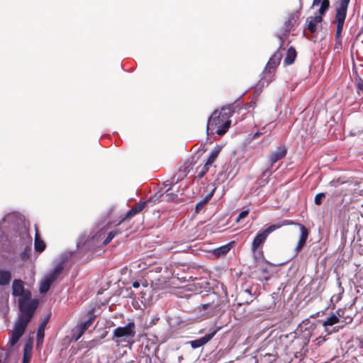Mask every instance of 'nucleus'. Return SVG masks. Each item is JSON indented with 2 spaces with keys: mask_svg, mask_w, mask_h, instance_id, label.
I'll return each mask as SVG.
<instances>
[{
  "mask_svg": "<svg viewBox=\"0 0 363 363\" xmlns=\"http://www.w3.org/2000/svg\"><path fill=\"white\" fill-rule=\"evenodd\" d=\"M12 295L18 296V307L21 314L15 323L9 342L14 346L23 335L26 328L31 320L38 306V301L31 299L30 291L24 288V282L21 279H15L12 284Z\"/></svg>",
  "mask_w": 363,
  "mask_h": 363,
  "instance_id": "nucleus-1",
  "label": "nucleus"
},
{
  "mask_svg": "<svg viewBox=\"0 0 363 363\" xmlns=\"http://www.w3.org/2000/svg\"><path fill=\"white\" fill-rule=\"evenodd\" d=\"M233 111L230 106L223 107L220 112L215 111L209 117L206 132L208 135L213 134L215 132L218 135H224L230 125V118Z\"/></svg>",
  "mask_w": 363,
  "mask_h": 363,
  "instance_id": "nucleus-2",
  "label": "nucleus"
},
{
  "mask_svg": "<svg viewBox=\"0 0 363 363\" xmlns=\"http://www.w3.org/2000/svg\"><path fill=\"white\" fill-rule=\"evenodd\" d=\"M350 1V0H339L337 2L338 6L335 9L336 38L341 37Z\"/></svg>",
  "mask_w": 363,
  "mask_h": 363,
  "instance_id": "nucleus-3",
  "label": "nucleus"
},
{
  "mask_svg": "<svg viewBox=\"0 0 363 363\" xmlns=\"http://www.w3.org/2000/svg\"><path fill=\"white\" fill-rule=\"evenodd\" d=\"M281 58V54L279 52H277L274 53L269 60L268 61V63L266 65L265 69L263 72V74L269 77V79L271 80L273 74L275 72V69L279 65L280 60Z\"/></svg>",
  "mask_w": 363,
  "mask_h": 363,
  "instance_id": "nucleus-4",
  "label": "nucleus"
},
{
  "mask_svg": "<svg viewBox=\"0 0 363 363\" xmlns=\"http://www.w3.org/2000/svg\"><path fill=\"white\" fill-rule=\"evenodd\" d=\"M135 324L129 323L123 327H118L114 330L113 335L116 337L132 338L135 336Z\"/></svg>",
  "mask_w": 363,
  "mask_h": 363,
  "instance_id": "nucleus-5",
  "label": "nucleus"
},
{
  "mask_svg": "<svg viewBox=\"0 0 363 363\" xmlns=\"http://www.w3.org/2000/svg\"><path fill=\"white\" fill-rule=\"evenodd\" d=\"M216 333L217 330H214L211 333H208L201 337L190 341L189 343L193 349L201 347L209 342L214 337Z\"/></svg>",
  "mask_w": 363,
  "mask_h": 363,
  "instance_id": "nucleus-6",
  "label": "nucleus"
},
{
  "mask_svg": "<svg viewBox=\"0 0 363 363\" xmlns=\"http://www.w3.org/2000/svg\"><path fill=\"white\" fill-rule=\"evenodd\" d=\"M300 228V238L298 242V244L295 248L296 255L298 253V252L302 249V247L305 245L307 238L308 237V229L302 224H298Z\"/></svg>",
  "mask_w": 363,
  "mask_h": 363,
  "instance_id": "nucleus-7",
  "label": "nucleus"
},
{
  "mask_svg": "<svg viewBox=\"0 0 363 363\" xmlns=\"http://www.w3.org/2000/svg\"><path fill=\"white\" fill-rule=\"evenodd\" d=\"M286 147L285 146H279L275 151H274L269 157L270 166L272 167L279 160L282 159L286 155Z\"/></svg>",
  "mask_w": 363,
  "mask_h": 363,
  "instance_id": "nucleus-8",
  "label": "nucleus"
},
{
  "mask_svg": "<svg viewBox=\"0 0 363 363\" xmlns=\"http://www.w3.org/2000/svg\"><path fill=\"white\" fill-rule=\"evenodd\" d=\"M323 18L320 16L308 17L306 19L307 28L311 32L315 33L317 30V25L320 23Z\"/></svg>",
  "mask_w": 363,
  "mask_h": 363,
  "instance_id": "nucleus-9",
  "label": "nucleus"
},
{
  "mask_svg": "<svg viewBox=\"0 0 363 363\" xmlns=\"http://www.w3.org/2000/svg\"><path fill=\"white\" fill-rule=\"evenodd\" d=\"M63 269L64 267L62 263H59L45 276L53 283L62 274Z\"/></svg>",
  "mask_w": 363,
  "mask_h": 363,
  "instance_id": "nucleus-10",
  "label": "nucleus"
},
{
  "mask_svg": "<svg viewBox=\"0 0 363 363\" xmlns=\"http://www.w3.org/2000/svg\"><path fill=\"white\" fill-rule=\"evenodd\" d=\"M299 16L300 12L298 11L293 12L289 16L288 19L284 24V28L286 31H289L291 30V28L294 26L298 19Z\"/></svg>",
  "mask_w": 363,
  "mask_h": 363,
  "instance_id": "nucleus-11",
  "label": "nucleus"
},
{
  "mask_svg": "<svg viewBox=\"0 0 363 363\" xmlns=\"http://www.w3.org/2000/svg\"><path fill=\"white\" fill-rule=\"evenodd\" d=\"M91 324V320H89L84 323L79 325L76 327V335H74V339L77 341L84 334V333L89 328Z\"/></svg>",
  "mask_w": 363,
  "mask_h": 363,
  "instance_id": "nucleus-12",
  "label": "nucleus"
},
{
  "mask_svg": "<svg viewBox=\"0 0 363 363\" xmlns=\"http://www.w3.org/2000/svg\"><path fill=\"white\" fill-rule=\"evenodd\" d=\"M267 238V235H266V233H264V231L259 233L253 240L252 244V250L253 251L257 250L259 247V246L264 242Z\"/></svg>",
  "mask_w": 363,
  "mask_h": 363,
  "instance_id": "nucleus-13",
  "label": "nucleus"
},
{
  "mask_svg": "<svg viewBox=\"0 0 363 363\" xmlns=\"http://www.w3.org/2000/svg\"><path fill=\"white\" fill-rule=\"evenodd\" d=\"M33 345L31 342H27L23 347V363H29L32 355Z\"/></svg>",
  "mask_w": 363,
  "mask_h": 363,
  "instance_id": "nucleus-14",
  "label": "nucleus"
},
{
  "mask_svg": "<svg viewBox=\"0 0 363 363\" xmlns=\"http://www.w3.org/2000/svg\"><path fill=\"white\" fill-rule=\"evenodd\" d=\"M11 279V273L6 269H0V286L9 284Z\"/></svg>",
  "mask_w": 363,
  "mask_h": 363,
  "instance_id": "nucleus-15",
  "label": "nucleus"
},
{
  "mask_svg": "<svg viewBox=\"0 0 363 363\" xmlns=\"http://www.w3.org/2000/svg\"><path fill=\"white\" fill-rule=\"evenodd\" d=\"M146 202L140 203L133 206L130 210L127 212L126 218H131L138 213H140L145 206Z\"/></svg>",
  "mask_w": 363,
  "mask_h": 363,
  "instance_id": "nucleus-16",
  "label": "nucleus"
},
{
  "mask_svg": "<svg viewBox=\"0 0 363 363\" xmlns=\"http://www.w3.org/2000/svg\"><path fill=\"white\" fill-rule=\"evenodd\" d=\"M296 57V52L292 47L289 48L286 52V56L284 60V63L287 65H291Z\"/></svg>",
  "mask_w": 363,
  "mask_h": 363,
  "instance_id": "nucleus-17",
  "label": "nucleus"
},
{
  "mask_svg": "<svg viewBox=\"0 0 363 363\" xmlns=\"http://www.w3.org/2000/svg\"><path fill=\"white\" fill-rule=\"evenodd\" d=\"M48 320L45 319L43 320L39 325L37 332V342L39 344L40 342H43V337H44V331L45 326L47 325Z\"/></svg>",
  "mask_w": 363,
  "mask_h": 363,
  "instance_id": "nucleus-18",
  "label": "nucleus"
},
{
  "mask_svg": "<svg viewBox=\"0 0 363 363\" xmlns=\"http://www.w3.org/2000/svg\"><path fill=\"white\" fill-rule=\"evenodd\" d=\"M52 284V282L46 276H45L40 283V292L41 294L46 293L50 289Z\"/></svg>",
  "mask_w": 363,
  "mask_h": 363,
  "instance_id": "nucleus-19",
  "label": "nucleus"
},
{
  "mask_svg": "<svg viewBox=\"0 0 363 363\" xmlns=\"http://www.w3.org/2000/svg\"><path fill=\"white\" fill-rule=\"evenodd\" d=\"M34 247L35 250L38 252H42L45 248L44 242L40 238L37 232L35 233Z\"/></svg>",
  "mask_w": 363,
  "mask_h": 363,
  "instance_id": "nucleus-20",
  "label": "nucleus"
},
{
  "mask_svg": "<svg viewBox=\"0 0 363 363\" xmlns=\"http://www.w3.org/2000/svg\"><path fill=\"white\" fill-rule=\"evenodd\" d=\"M230 245H223L213 250V254L217 257L223 256L226 255L230 251Z\"/></svg>",
  "mask_w": 363,
  "mask_h": 363,
  "instance_id": "nucleus-21",
  "label": "nucleus"
},
{
  "mask_svg": "<svg viewBox=\"0 0 363 363\" xmlns=\"http://www.w3.org/2000/svg\"><path fill=\"white\" fill-rule=\"evenodd\" d=\"M220 151V147H216L215 149L211 152L207 161L206 162L208 164L212 165L216 159L217 158L219 152Z\"/></svg>",
  "mask_w": 363,
  "mask_h": 363,
  "instance_id": "nucleus-22",
  "label": "nucleus"
},
{
  "mask_svg": "<svg viewBox=\"0 0 363 363\" xmlns=\"http://www.w3.org/2000/svg\"><path fill=\"white\" fill-rule=\"evenodd\" d=\"M339 322V318L335 315V314L332 315L331 316L328 317L324 322H323V326L328 327L333 325L334 324Z\"/></svg>",
  "mask_w": 363,
  "mask_h": 363,
  "instance_id": "nucleus-23",
  "label": "nucleus"
},
{
  "mask_svg": "<svg viewBox=\"0 0 363 363\" xmlns=\"http://www.w3.org/2000/svg\"><path fill=\"white\" fill-rule=\"evenodd\" d=\"M330 7V1L329 0H323L320 4V7L318 10L319 15L322 16L325 13V12L328 10Z\"/></svg>",
  "mask_w": 363,
  "mask_h": 363,
  "instance_id": "nucleus-24",
  "label": "nucleus"
},
{
  "mask_svg": "<svg viewBox=\"0 0 363 363\" xmlns=\"http://www.w3.org/2000/svg\"><path fill=\"white\" fill-rule=\"evenodd\" d=\"M211 165L210 164H208V163H205V164L202 167H199L197 168V177L199 179H201L205 174L208 171L209 169V167H211Z\"/></svg>",
  "mask_w": 363,
  "mask_h": 363,
  "instance_id": "nucleus-25",
  "label": "nucleus"
},
{
  "mask_svg": "<svg viewBox=\"0 0 363 363\" xmlns=\"http://www.w3.org/2000/svg\"><path fill=\"white\" fill-rule=\"evenodd\" d=\"M31 247L26 246L24 250L20 254V257L23 261H26L30 258Z\"/></svg>",
  "mask_w": 363,
  "mask_h": 363,
  "instance_id": "nucleus-26",
  "label": "nucleus"
},
{
  "mask_svg": "<svg viewBox=\"0 0 363 363\" xmlns=\"http://www.w3.org/2000/svg\"><path fill=\"white\" fill-rule=\"evenodd\" d=\"M281 227V224H280L279 223L277 224H273V225H269L267 228H266L263 231L268 236L271 233H272L273 231H274L277 229H279Z\"/></svg>",
  "mask_w": 363,
  "mask_h": 363,
  "instance_id": "nucleus-27",
  "label": "nucleus"
},
{
  "mask_svg": "<svg viewBox=\"0 0 363 363\" xmlns=\"http://www.w3.org/2000/svg\"><path fill=\"white\" fill-rule=\"evenodd\" d=\"M116 232H110L108 235V236L106 237V238L104 240V242H103V245H108L112 240L113 238L116 235Z\"/></svg>",
  "mask_w": 363,
  "mask_h": 363,
  "instance_id": "nucleus-28",
  "label": "nucleus"
},
{
  "mask_svg": "<svg viewBox=\"0 0 363 363\" xmlns=\"http://www.w3.org/2000/svg\"><path fill=\"white\" fill-rule=\"evenodd\" d=\"M15 218V215L14 214H8L7 216H6L4 218H3V226L2 228H6V226L5 225V223H9L11 221H13V219Z\"/></svg>",
  "mask_w": 363,
  "mask_h": 363,
  "instance_id": "nucleus-29",
  "label": "nucleus"
},
{
  "mask_svg": "<svg viewBox=\"0 0 363 363\" xmlns=\"http://www.w3.org/2000/svg\"><path fill=\"white\" fill-rule=\"evenodd\" d=\"M325 197L324 193H319L315 196L314 202L316 205H320L322 199Z\"/></svg>",
  "mask_w": 363,
  "mask_h": 363,
  "instance_id": "nucleus-30",
  "label": "nucleus"
},
{
  "mask_svg": "<svg viewBox=\"0 0 363 363\" xmlns=\"http://www.w3.org/2000/svg\"><path fill=\"white\" fill-rule=\"evenodd\" d=\"M206 203H203V201H201L196 205V212L199 213L203 208Z\"/></svg>",
  "mask_w": 363,
  "mask_h": 363,
  "instance_id": "nucleus-31",
  "label": "nucleus"
},
{
  "mask_svg": "<svg viewBox=\"0 0 363 363\" xmlns=\"http://www.w3.org/2000/svg\"><path fill=\"white\" fill-rule=\"evenodd\" d=\"M343 292V289H341V292H340L337 295H333L332 297H331V301H335V302H337L339 301L341 298H342V293Z\"/></svg>",
  "mask_w": 363,
  "mask_h": 363,
  "instance_id": "nucleus-32",
  "label": "nucleus"
},
{
  "mask_svg": "<svg viewBox=\"0 0 363 363\" xmlns=\"http://www.w3.org/2000/svg\"><path fill=\"white\" fill-rule=\"evenodd\" d=\"M249 213V211L247 210H245V211H242V212L240 213V214L238 215V217L237 218V222H238L240 220L245 218Z\"/></svg>",
  "mask_w": 363,
  "mask_h": 363,
  "instance_id": "nucleus-33",
  "label": "nucleus"
},
{
  "mask_svg": "<svg viewBox=\"0 0 363 363\" xmlns=\"http://www.w3.org/2000/svg\"><path fill=\"white\" fill-rule=\"evenodd\" d=\"M214 194V189L212 190L208 195L206 196V197L203 199V203H206L212 198L213 195Z\"/></svg>",
  "mask_w": 363,
  "mask_h": 363,
  "instance_id": "nucleus-34",
  "label": "nucleus"
},
{
  "mask_svg": "<svg viewBox=\"0 0 363 363\" xmlns=\"http://www.w3.org/2000/svg\"><path fill=\"white\" fill-rule=\"evenodd\" d=\"M279 223L281 224V227L284 225L296 224V223H294V221L289 220H284L280 222Z\"/></svg>",
  "mask_w": 363,
  "mask_h": 363,
  "instance_id": "nucleus-35",
  "label": "nucleus"
},
{
  "mask_svg": "<svg viewBox=\"0 0 363 363\" xmlns=\"http://www.w3.org/2000/svg\"><path fill=\"white\" fill-rule=\"evenodd\" d=\"M359 52H361L362 54L363 55V43H361L359 46V48L357 50V57H359Z\"/></svg>",
  "mask_w": 363,
  "mask_h": 363,
  "instance_id": "nucleus-36",
  "label": "nucleus"
},
{
  "mask_svg": "<svg viewBox=\"0 0 363 363\" xmlns=\"http://www.w3.org/2000/svg\"><path fill=\"white\" fill-rule=\"evenodd\" d=\"M323 0H313V6L318 5L320 3H321Z\"/></svg>",
  "mask_w": 363,
  "mask_h": 363,
  "instance_id": "nucleus-37",
  "label": "nucleus"
},
{
  "mask_svg": "<svg viewBox=\"0 0 363 363\" xmlns=\"http://www.w3.org/2000/svg\"><path fill=\"white\" fill-rule=\"evenodd\" d=\"M84 238H81L79 242L77 243V247H80V245H82L83 246L85 245V242H83Z\"/></svg>",
  "mask_w": 363,
  "mask_h": 363,
  "instance_id": "nucleus-38",
  "label": "nucleus"
},
{
  "mask_svg": "<svg viewBox=\"0 0 363 363\" xmlns=\"http://www.w3.org/2000/svg\"><path fill=\"white\" fill-rule=\"evenodd\" d=\"M133 286L134 288H138L140 286V283L138 281H134L133 283Z\"/></svg>",
  "mask_w": 363,
  "mask_h": 363,
  "instance_id": "nucleus-39",
  "label": "nucleus"
},
{
  "mask_svg": "<svg viewBox=\"0 0 363 363\" xmlns=\"http://www.w3.org/2000/svg\"><path fill=\"white\" fill-rule=\"evenodd\" d=\"M210 304H203V309H207L208 307H209Z\"/></svg>",
  "mask_w": 363,
  "mask_h": 363,
  "instance_id": "nucleus-40",
  "label": "nucleus"
},
{
  "mask_svg": "<svg viewBox=\"0 0 363 363\" xmlns=\"http://www.w3.org/2000/svg\"><path fill=\"white\" fill-rule=\"evenodd\" d=\"M259 135V133L258 132H257V133H256L255 134V135H254V138H257Z\"/></svg>",
  "mask_w": 363,
  "mask_h": 363,
  "instance_id": "nucleus-41",
  "label": "nucleus"
},
{
  "mask_svg": "<svg viewBox=\"0 0 363 363\" xmlns=\"http://www.w3.org/2000/svg\"><path fill=\"white\" fill-rule=\"evenodd\" d=\"M95 239V236L92 237L91 240H94Z\"/></svg>",
  "mask_w": 363,
  "mask_h": 363,
  "instance_id": "nucleus-42",
  "label": "nucleus"
}]
</instances>
